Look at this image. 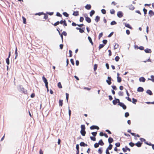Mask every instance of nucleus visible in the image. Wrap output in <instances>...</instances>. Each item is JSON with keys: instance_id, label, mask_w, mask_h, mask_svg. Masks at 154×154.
I'll use <instances>...</instances> for the list:
<instances>
[{"instance_id": "c85d7f7f", "label": "nucleus", "mask_w": 154, "mask_h": 154, "mask_svg": "<svg viewBox=\"0 0 154 154\" xmlns=\"http://www.w3.org/2000/svg\"><path fill=\"white\" fill-rule=\"evenodd\" d=\"M117 81L118 82H121V78L119 77H117Z\"/></svg>"}, {"instance_id": "b1692460", "label": "nucleus", "mask_w": 154, "mask_h": 154, "mask_svg": "<svg viewBox=\"0 0 154 154\" xmlns=\"http://www.w3.org/2000/svg\"><path fill=\"white\" fill-rule=\"evenodd\" d=\"M95 11L94 10L91 11L90 13V15L91 17H92V15L94 14Z\"/></svg>"}, {"instance_id": "864d4df0", "label": "nucleus", "mask_w": 154, "mask_h": 154, "mask_svg": "<svg viewBox=\"0 0 154 154\" xmlns=\"http://www.w3.org/2000/svg\"><path fill=\"white\" fill-rule=\"evenodd\" d=\"M120 145L119 143H117L115 144V145L116 147H119L120 146Z\"/></svg>"}, {"instance_id": "473e14b6", "label": "nucleus", "mask_w": 154, "mask_h": 154, "mask_svg": "<svg viewBox=\"0 0 154 154\" xmlns=\"http://www.w3.org/2000/svg\"><path fill=\"white\" fill-rule=\"evenodd\" d=\"M118 94L120 96H122L123 95V93L122 91H119L118 92Z\"/></svg>"}, {"instance_id": "c756f323", "label": "nucleus", "mask_w": 154, "mask_h": 154, "mask_svg": "<svg viewBox=\"0 0 154 154\" xmlns=\"http://www.w3.org/2000/svg\"><path fill=\"white\" fill-rule=\"evenodd\" d=\"M63 100H60L59 101V105L62 106L63 105Z\"/></svg>"}, {"instance_id": "2f4dec72", "label": "nucleus", "mask_w": 154, "mask_h": 154, "mask_svg": "<svg viewBox=\"0 0 154 154\" xmlns=\"http://www.w3.org/2000/svg\"><path fill=\"white\" fill-rule=\"evenodd\" d=\"M110 13L112 14H114L115 13V11L113 9L110 10Z\"/></svg>"}, {"instance_id": "0e129e2a", "label": "nucleus", "mask_w": 154, "mask_h": 154, "mask_svg": "<svg viewBox=\"0 0 154 154\" xmlns=\"http://www.w3.org/2000/svg\"><path fill=\"white\" fill-rule=\"evenodd\" d=\"M63 35H64V36H66L67 35V33L65 31H63V33L62 34Z\"/></svg>"}, {"instance_id": "de8ad7c7", "label": "nucleus", "mask_w": 154, "mask_h": 154, "mask_svg": "<svg viewBox=\"0 0 154 154\" xmlns=\"http://www.w3.org/2000/svg\"><path fill=\"white\" fill-rule=\"evenodd\" d=\"M90 138L91 140H92L94 141H95L96 140V138L95 137H91Z\"/></svg>"}, {"instance_id": "e2e57ef3", "label": "nucleus", "mask_w": 154, "mask_h": 154, "mask_svg": "<svg viewBox=\"0 0 154 154\" xmlns=\"http://www.w3.org/2000/svg\"><path fill=\"white\" fill-rule=\"evenodd\" d=\"M103 35V33L102 32H101V33H100L99 35V39H100V38L102 37Z\"/></svg>"}, {"instance_id": "4468645a", "label": "nucleus", "mask_w": 154, "mask_h": 154, "mask_svg": "<svg viewBox=\"0 0 154 154\" xmlns=\"http://www.w3.org/2000/svg\"><path fill=\"white\" fill-rule=\"evenodd\" d=\"M143 89L141 87H139L137 89V91L138 92H143Z\"/></svg>"}, {"instance_id": "9b49d317", "label": "nucleus", "mask_w": 154, "mask_h": 154, "mask_svg": "<svg viewBox=\"0 0 154 154\" xmlns=\"http://www.w3.org/2000/svg\"><path fill=\"white\" fill-rule=\"evenodd\" d=\"M80 145L82 146H87V145L84 142H81L80 143Z\"/></svg>"}, {"instance_id": "1a4fd4ad", "label": "nucleus", "mask_w": 154, "mask_h": 154, "mask_svg": "<svg viewBox=\"0 0 154 154\" xmlns=\"http://www.w3.org/2000/svg\"><path fill=\"white\" fill-rule=\"evenodd\" d=\"M85 20L88 23H90L91 22V19L88 17H85Z\"/></svg>"}, {"instance_id": "6e6552de", "label": "nucleus", "mask_w": 154, "mask_h": 154, "mask_svg": "<svg viewBox=\"0 0 154 154\" xmlns=\"http://www.w3.org/2000/svg\"><path fill=\"white\" fill-rule=\"evenodd\" d=\"M130 10H133L134 9V7L132 5H130L128 6Z\"/></svg>"}, {"instance_id": "f257e3e1", "label": "nucleus", "mask_w": 154, "mask_h": 154, "mask_svg": "<svg viewBox=\"0 0 154 154\" xmlns=\"http://www.w3.org/2000/svg\"><path fill=\"white\" fill-rule=\"evenodd\" d=\"M42 79L45 84L46 87L48 88V82L47 79L44 76L42 77Z\"/></svg>"}, {"instance_id": "aec40b11", "label": "nucleus", "mask_w": 154, "mask_h": 154, "mask_svg": "<svg viewBox=\"0 0 154 154\" xmlns=\"http://www.w3.org/2000/svg\"><path fill=\"white\" fill-rule=\"evenodd\" d=\"M146 93L149 95H152V91L149 90H148L146 91Z\"/></svg>"}, {"instance_id": "39448f33", "label": "nucleus", "mask_w": 154, "mask_h": 154, "mask_svg": "<svg viewBox=\"0 0 154 154\" xmlns=\"http://www.w3.org/2000/svg\"><path fill=\"white\" fill-rule=\"evenodd\" d=\"M117 15L120 18L122 17L123 16V13L121 11L118 12Z\"/></svg>"}, {"instance_id": "603ef678", "label": "nucleus", "mask_w": 154, "mask_h": 154, "mask_svg": "<svg viewBox=\"0 0 154 154\" xmlns=\"http://www.w3.org/2000/svg\"><path fill=\"white\" fill-rule=\"evenodd\" d=\"M138 48L140 49V50H142L144 49V47L143 46H140L138 47Z\"/></svg>"}, {"instance_id": "338daca9", "label": "nucleus", "mask_w": 154, "mask_h": 154, "mask_svg": "<svg viewBox=\"0 0 154 154\" xmlns=\"http://www.w3.org/2000/svg\"><path fill=\"white\" fill-rule=\"evenodd\" d=\"M113 32H111L109 35L108 36V37H111L112 36V35H113Z\"/></svg>"}, {"instance_id": "2eb2a0df", "label": "nucleus", "mask_w": 154, "mask_h": 154, "mask_svg": "<svg viewBox=\"0 0 154 154\" xmlns=\"http://www.w3.org/2000/svg\"><path fill=\"white\" fill-rule=\"evenodd\" d=\"M80 133L83 136H85L86 133V132L85 130H81Z\"/></svg>"}, {"instance_id": "69168bd1", "label": "nucleus", "mask_w": 154, "mask_h": 154, "mask_svg": "<svg viewBox=\"0 0 154 154\" xmlns=\"http://www.w3.org/2000/svg\"><path fill=\"white\" fill-rule=\"evenodd\" d=\"M59 22L57 21V22H56V23H55L54 24V26H56L57 25H58L59 24Z\"/></svg>"}, {"instance_id": "c9c22d12", "label": "nucleus", "mask_w": 154, "mask_h": 154, "mask_svg": "<svg viewBox=\"0 0 154 154\" xmlns=\"http://www.w3.org/2000/svg\"><path fill=\"white\" fill-rule=\"evenodd\" d=\"M153 13L152 11V10H150L149 12V14L150 16V17L152 16V14Z\"/></svg>"}, {"instance_id": "a211bd4d", "label": "nucleus", "mask_w": 154, "mask_h": 154, "mask_svg": "<svg viewBox=\"0 0 154 154\" xmlns=\"http://www.w3.org/2000/svg\"><path fill=\"white\" fill-rule=\"evenodd\" d=\"M85 8L87 9H90L91 8V6L90 5H87L85 7Z\"/></svg>"}, {"instance_id": "bb28decb", "label": "nucleus", "mask_w": 154, "mask_h": 154, "mask_svg": "<svg viewBox=\"0 0 154 154\" xmlns=\"http://www.w3.org/2000/svg\"><path fill=\"white\" fill-rule=\"evenodd\" d=\"M15 54H16V56H15V59H16V57H17V56L18 55V54H17V47L16 48Z\"/></svg>"}, {"instance_id": "20e7f679", "label": "nucleus", "mask_w": 154, "mask_h": 154, "mask_svg": "<svg viewBox=\"0 0 154 154\" xmlns=\"http://www.w3.org/2000/svg\"><path fill=\"white\" fill-rule=\"evenodd\" d=\"M107 78L108 80H106V82L109 85H110L111 84V78L110 77H108Z\"/></svg>"}, {"instance_id": "4d7b16f0", "label": "nucleus", "mask_w": 154, "mask_h": 154, "mask_svg": "<svg viewBox=\"0 0 154 154\" xmlns=\"http://www.w3.org/2000/svg\"><path fill=\"white\" fill-rule=\"evenodd\" d=\"M69 57H71L72 56V51L71 50H69Z\"/></svg>"}, {"instance_id": "ea45409f", "label": "nucleus", "mask_w": 154, "mask_h": 154, "mask_svg": "<svg viewBox=\"0 0 154 154\" xmlns=\"http://www.w3.org/2000/svg\"><path fill=\"white\" fill-rule=\"evenodd\" d=\"M119 56H116L115 58V60L117 62L119 61Z\"/></svg>"}, {"instance_id": "f8f14e48", "label": "nucleus", "mask_w": 154, "mask_h": 154, "mask_svg": "<svg viewBox=\"0 0 154 154\" xmlns=\"http://www.w3.org/2000/svg\"><path fill=\"white\" fill-rule=\"evenodd\" d=\"M139 81L140 82H144L145 81V79L143 77H141L139 79Z\"/></svg>"}, {"instance_id": "052dcab7", "label": "nucleus", "mask_w": 154, "mask_h": 154, "mask_svg": "<svg viewBox=\"0 0 154 154\" xmlns=\"http://www.w3.org/2000/svg\"><path fill=\"white\" fill-rule=\"evenodd\" d=\"M84 20V18L83 17H80V22H82L83 21V20Z\"/></svg>"}, {"instance_id": "cd10ccee", "label": "nucleus", "mask_w": 154, "mask_h": 154, "mask_svg": "<svg viewBox=\"0 0 154 154\" xmlns=\"http://www.w3.org/2000/svg\"><path fill=\"white\" fill-rule=\"evenodd\" d=\"M112 145L110 144L107 149L108 150H110L112 149Z\"/></svg>"}, {"instance_id": "e433bc0d", "label": "nucleus", "mask_w": 154, "mask_h": 154, "mask_svg": "<svg viewBox=\"0 0 154 154\" xmlns=\"http://www.w3.org/2000/svg\"><path fill=\"white\" fill-rule=\"evenodd\" d=\"M94 71H95L96 70L97 68V64H94Z\"/></svg>"}, {"instance_id": "72a5a7b5", "label": "nucleus", "mask_w": 154, "mask_h": 154, "mask_svg": "<svg viewBox=\"0 0 154 154\" xmlns=\"http://www.w3.org/2000/svg\"><path fill=\"white\" fill-rule=\"evenodd\" d=\"M58 85V87L59 88H62V86L61 85V84L60 83V82H59L58 83V85Z\"/></svg>"}, {"instance_id": "58836bf2", "label": "nucleus", "mask_w": 154, "mask_h": 154, "mask_svg": "<svg viewBox=\"0 0 154 154\" xmlns=\"http://www.w3.org/2000/svg\"><path fill=\"white\" fill-rule=\"evenodd\" d=\"M22 18H23V23L24 24H26V18H25L23 17H22Z\"/></svg>"}, {"instance_id": "4c0bfd02", "label": "nucleus", "mask_w": 154, "mask_h": 154, "mask_svg": "<svg viewBox=\"0 0 154 154\" xmlns=\"http://www.w3.org/2000/svg\"><path fill=\"white\" fill-rule=\"evenodd\" d=\"M104 46V45H103V44L100 45L99 47V49H100L102 48Z\"/></svg>"}, {"instance_id": "412c9836", "label": "nucleus", "mask_w": 154, "mask_h": 154, "mask_svg": "<svg viewBox=\"0 0 154 154\" xmlns=\"http://www.w3.org/2000/svg\"><path fill=\"white\" fill-rule=\"evenodd\" d=\"M100 17L99 16H97L96 17L95 20L97 22L100 20Z\"/></svg>"}, {"instance_id": "49530a36", "label": "nucleus", "mask_w": 154, "mask_h": 154, "mask_svg": "<svg viewBox=\"0 0 154 154\" xmlns=\"http://www.w3.org/2000/svg\"><path fill=\"white\" fill-rule=\"evenodd\" d=\"M101 11L102 13L103 14H106V11L105 9H102Z\"/></svg>"}, {"instance_id": "9d476101", "label": "nucleus", "mask_w": 154, "mask_h": 154, "mask_svg": "<svg viewBox=\"0 0 154 154\" xmlns=\"http://www.w3.org/2000/svg\"><path fill=\"white\" fill-rule=\"evenodd\" d=\"M142 143L140 142L139 141L138 142L136 143L135 145L138 147H140L142 144Z\"/></svg>"}, {"instance_id": "774afa93", "label": "nucleus", "mask_w": 154, "mask_h": 154, "mask_svg": "<svg viewBox=\"0 0 154 154\" xmlns=\"http://www.w3.org/2000/svg\"><path fill=\"white\" fill-rule=\"evenodd\" d=\"M126 98L129 101H130L131 102V99L129 97H126Z\"/></svg>"}, {"instance_id": "a878e982", "label": "nucleus", "mask_w": 154, "mask_h": 154, "mask_svg": "<svg viewBox=\"0 0 154 154\" xmlns=\"http://www.w3.org/2000/svg\"><path fill=\"white\" fill-rule=\"evenodd\" d=\"M81 130H85V127L84 125H81Z\"/></svg>"}, {"instance_id": "f03ea898", "label": "nucleus", "mask_w": 154, "mask_h": 154, "mask_svg": "<svg viewBox=\"0 0 154 154\" xmlns=\"http://www.w3.org/2000/svg\"><path fill=\"white\" fill-rule=\"evenodd\" d=\"M118 105L120 106L121 107H122L124 109H126V106L122 103L120 102L118 104Z\"/></svg>"}, {"instance_id": "3c124183", "label": "nucleus", "mask_w": 154, "mask_h": 154, "mask_svg": "<svg viewBox=\"0 0 154 154\" xmlns=\"http://www.w3.org/2000/svg\"><path fill=\"white\" fill-rule=\"evenodd\" d=\"M91 134L93 136H95L97 134V132H92L91 133Z\"/></svg>"}, {"instance_id": "79ce46f5", "label": "nucleus", "mask_w": 154, "mask_h": 154, "mask_svg": "<svg viewBox=\"0 0 154 154\" xmlns=\"http://www.w3.org/2000/svg\"><path fill=\"white\" fill-rule=\"evenodd\" d=\"M63 14L66 17H68L69 16L68 14L66 12H63Z\"/></svg>"}, {"instance_id": "ddd939ff", "label": "nucleus", "mask_w": 154, "mask_h": 154, "mask_svg": "<svg viewBox=\"0 0 154 154\" xmlns=\"http://www.w3.org/2000/svg\"><path fill=\"white\" fill-rule=\"evenodd\" d=\"M144 51L146 53H151L152 52L150 49L148 48L144 50Z\"/></svg>"}, {"instance_id": "37998d69", "label": "nucleus", "mask_w": 154, "mask_h": 154, "mask_svg": "<svg viewBox=\"0 0 154 154\" xmlns=\"http://www.w3.org/2000/svg\"><path fill=\"white\" fill-rule=\"evenodd\" d=\"M119 46V45L117 44H116L114 46V49H116Z\"/></svg>"}, {"instance_id": "f704fd0d", "label": "nucleus", "mask_w": 154, "mask_h": 154, "mask_svg": "<svg viewBox=\"0 0 154 154\" xmlns=\"http://www.w3.org/2000/svg\"><path fill=\"white\" fill-rule=\"evenodd\" d=\"M116 24V22L114 21H112V22H111V23H110V24L112 25H115V24Z\"/></svg>"}, {"instance_id": "4be33fe9", "label": "nucleus", "mask_w": 154, "mask_h": 154, "mask_svg": "<svg viewBox=\"0 0 154 154\" xmlns=\"http://www.w3.org/2000/svg\"><path fill=\"white\" fill-rule=\"evenodd\" d=\"M88 40H89L91 44V45H93V42H92L91 38L90 37L88 36Z\"/></svg>"}, {"instance_id": "f3484780", "label": "nucleus", "mask_w": 154, "mask_h": 154, "mask_svg": "<svg viewBox=\"0 0 154 154\" xmlns=\"http://www.w3.org/2000/svg\"><path fill=\"white\" fill-rule=\"evenodd\" d=\"M151 79H148V80H150L152 81V82H154V76L153 75H151Z\"/></svg>"}, {"instance_id": "c03bdc74", "label": "nucleus", "mask_w": 154, "mask_h": 154, "mask_svg": "<svg viewBox=\"0 0 154 154\" xmlns=\"http://www.w3.org/2000/svg\"><path fill=\"white\" fill-rule=\"evenodd\" d=\"M129 145L133 147L135 145V144L132 142H130L129 143Z\"/></svg>"}, {"instance_id": "7c9ffc66", "label": "nucleus", "mask_w": 154, "mask_h": 154, "mask_svg": "<svg viewBox=\"0 0 154 154\" xmlns=\"http://www.w3.org/2000/svg\"><path fill=\"white\" fill-rule=\"evenodd\" d=\"M125 26L126 27H128L129 28H131V27L130 26V25L129 24L125 23Z\"/></svg>"}, {"instance_id": "bf43d9fd", "label": "nucleus", "mask_w": 154, "mask_h": 154, "mask_svg": "<svg viewBox=\"0 0 154 154\" xmlns=\"http://www.w3.org/2000/svg\"><path fill=\"white\" fill-rule=\"evenodd\" d=\"M140 140L141 141H142V142H143V141L145 142V141H146L145 139H143V138H140Z\"/></svg>"}, {"instance_id": "5fc2aeb1", "label": "nucleus", "mask_w": 154, "mask_h": 154, "mask_svg": "<svg viewBox=\"0 0 154 154\" xmlns=\"http://www.w3.org/2000/svg\"><path fill=\"white\" fill-rule=\"evenodd\" d=\"M143 11L144 12V14H146L147 10L145 8H143Z\"/></svg>"}, {"instance_id": "5701e85b", "label": "nucleus", "mask_w": 154, "mask_h": 154, "mask_svg": "<svg viewBox=\"0 0 154 154\" xmlns=\"http://www.w3.org/2000/svg\"><path fill=\"white\" fill-rule=\"evenodd\" d=\"M73 15L74 16H77L79 15V12L78 11H74L73 14Z\"/></svg>"}, {"instance_id": "393cba45", "label": "nucleus", "mask_w": 154, "mask_h": 154, "mask_svg": "<svg viewBox=\"0 0 154 154\" xmlns=\"http://www.w3.org/2000/svg\"><path fill=\"white\" fill-rule=\"evenodd\" d=\"M99 144H100L101 146H103V145L104 143L103 142L102 140H100L99 141Z\"/></svg>"}, {"instance_id": "6e6d98bb", "label": "nucleus", "mask_w": 154, "mask_h": 154, "mask_svg": "<svg viewBox=\"0 0 154 154\" xmlns=\"http://www.w3.org/2000/svg\"><path fill=\"white\" fill-rule=\"evenodd\" d=\"M70 62H71V63H72V64L73 65H74V60H73V59H71V60H70Z\"/></svg>"}, {"instance_id": "0eeeda50", "label": "nucleus", "mask_w": 154, "mask_h": 154, "mask_svg": "<svg viewBox=\"0 0 154 154\" xmlns=\"http://www.w3.org/2000/svg\"><path fill=\"white\" fill-rule=\"evenodd\" d=\"M90 128L91 130L94 129H97V130H98L99 129V128L98 126L94 125H93L91 126Z\"/></svg>"}, {"instance_id": "680f3d73", "label": "nucleus", "mask_w": 154, "mask_h": 154, "mask_svg": "<svg viewBox=\"0 0 154 154\" xmlns=\"http://www.w3.org/2000/svg\"><path fill=\"white\" fill-rule=\"evenodd\" d=\"M112 87L114 90H116L117 89L116 86H112Z\"/></svg>"}, {"instance_id": "dca6fc26", "label": "nucleus", "mask_w": 154, "mask_h": 154, "mask_svg": "<svg viewBox=\"0 0 154 154\" xmlns=\"http://www.w3.org/2000/svg\"><path fill=\"white\" fill-rule=\"evenodd\" d=\"M10 52L9 53L8 57V58H7L6 59V62L7 64H8V65H9V58L10 57Z\"/></svg>"}, {"instance_id": "8fccbe9b", "label": "nucleus", "mask_w": 154, "mask_h": 154, "mask_svg": "<svg viewBox=\"0 0 154 154\" xmlns=\"http://www.w3.org/2000/svg\"><path fill=\"white\" fill-rule=\"evenodd\" d=\"M132 102L135 104V102L137 101V100L134 98H132Z\"/></svg>"}, {"instance_id": "a19ab883", "label": "nucleus", "mask_w": 154, "mask_h": 154, "mask_svg": "<svg viewBox=\"0 0 154 154\" xmlns=\"http://www.w3.org/2000/svg\"><path fill=\"white\" fill-rule=\"evenodd\" d=\"M66 98L67 102L68 101L69 94L68 93H66Z\"/></svg>"}, {"instance_id": "13d9d810", "label": "nucleus", "mask_w": 154, "mask_h": 154, "mask_svg": "<svg viewBox=\"0 0 154 154\" xmlns=\"http://www.w3.org/2000/svg\"><path fill=\"white\" fill-rule=\"evenodd\" d=\"M107 42V40H104L103 41V43L104 44V45H105L106 44Z\"/></svg>"}, {"instance_id": "6ab92c4d", "label": "nucleus", "mask_w": 154, "mask_h": 154, "mask_svg": "<svg viewBox=\"0 0 154 154\" xmlns=\"http://www.w3.org/2000/svg\"><path fill=\"white\" fill-rule=\"evenodd\" d=\"M109 143H112L113 141V139L112 138L109 137L108 140Z\"/></svg>"}, {"instance_id": "09e8293b", "label": "nucleus", "mask_w": 154, "mask_h": 154, "mask_svg": "<svg viewBox=\"0 0 154 154\" xmlns=\"http://www.w3.org/2000/svg\"><path fill=\"white\" fill-rule=\"evenodd\" d=\"M99 145V143H95L94 145V146L95 148H97L98 147Z\"/></svg>"}, {"instance_id": "7ed1b4c3", "label": "nucleus", "mask_w": 154, "mask_h": 154, "mask_svg": "<svg viewBox=\"0 0 154 154\" xmlns=\"http://www.w3.org/2000/svg\"><path fill=\"white\" fill-rule=\"evenodd\" d=\"M112 103L114 105H116L117 103H118L119 104L120 103L119 100V99H115V100H113Z\"/></svg>"}, {"instance_id": "a18cd8bd", "label": "nucleus", "mask_w": 154, "mask_h": 154, "mask_svg": "<svg viewBox=\"0 0 154 154\" xmlns=\"http://www.w3.org/2000/svg\"><path fill=\"white\" fill-rule=\"evenodd\" d=\"M145 143L146 144L149 145V146H152L153 145L151 143L149 142L148 143V142H145Z\"/></svg>"}, {"instance_id": "423d86ee", "label": "nucleus", "mask_w": 154, "mask_h": 154, "mask_svg": "<svg viewBox=\"0 0 154 154\" xmlns=\"http://www.w3.org/2000/svg\"><path fill=\"white\" fill-rule=\"evenodd\" d=\"M122 149L124 152H126L127 150H128L129 151H130V149L128 148L126 146H125V148H123Z\"/></svg>"}]
</instances>
